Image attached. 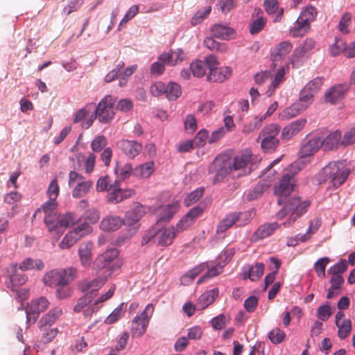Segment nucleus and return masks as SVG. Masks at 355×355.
Here are the masks:
<instances>
[{
    "instance_id": "nucleus-1",
    "label": "nucleus",
    "mask_w": 355,
    "mask_h": 355,
    "mask_svg": "<svg viewBox=\"0 0 355 355\" xmlns=\"http://www.w3.org/2000/svg\"><path fill=\"white\" fill-rule=\"evenodd\" d=\"M350 171L340 162H331L325 166L317 175L320 184L330 180L332 186L337 188L347 180Z\"/></svg>"
},
{
    "instance_id": "nucleus-2",
    "label": "nucleus",
    "mask_w": 355,
    "mask_h": 355,
    "mask_svg": "<svg viewBox=\"0 0 355 355\" xmlns=\"http://www.w3.org/2000/svg\"><path fill=\"white\" fill-rule=\"evenodd\" d=\"M302 167L299 162H293L286 168V173L284 174L280 180L275 185V194L279 197L277 202L282 205L284 199L291 195L295 186V175L297 173Z\"/></svg>"
},
{
    "instance_id": "nucleus-3",
    "label": "nucleus",
    "mask_w": 355,
    "mask_h": 355,
    "mask_svg": "<svg viewBox=\"0 0 355 355\" xmlns=\"http://www.w3.org/2000/svg\"><path fill=\"white\" fill-rule=\"evenodd\" d=\"M309 200L302 201L300 198L293 197L288 199L283 208L277 214V219H282L288 216V219L283 223L284 227L291 226L296 220L306 212L310 206Z\"/></svg>"
},
{
    "instance_id": "nucleus-4",
    "label": "nucleus",
    "mask_w": 355,
    "mask_h": 355,
    "mask_svg": "<svg viewBox=\"0 0 355 355\" xmlns=\"http://www.w3.org/2000/svg\"><path fill=\"white\" fill-rule=\"evenodd\" d=\"M77 272L73 268L54 269L45 274L43 281L49 286L68 285L76 277Z\"/></svg>"
},
{
    "instance_id": "nucleus-5",
    "label": "nucleus",
    "mask_w": 355,
    "mask_h": 355,
    "mask_svg": "<svg viewBox=\"0 0 355 355\" xmlns=\"http://www.w3.org/2000/svg\"><path fill=\"white\" fill-rule=\"evenodd\" d=\"M280 130V126L277 123H270L262 128L257 141L261 139V147L265 152L274 151L279 146L277 135Z\"/></svg>"
},
{
    "instance_id": "nucleus-6",
    "label": "nucleus",
    "mask_w": 355,
    "mask_h": 355,
    "mask_svg": "<svg viewBox=\"0 0 355 355\" xmlns=\"http://www.w3.org/2000/svg\"><path fill=\"white\" fill-rule=\"evenodd\" d=\"M119 255V251L115 248H108L99 254L95 259L93 265V269L98 272L99 270L107 268L110 272H114L119 270L121 266V262L116 260Z\"/></svg>"
},
{
    "instance_id": "nucleus-7",
    "label": "nucleus",
    "mask_w": 355,
    "mask_h": 355,
    "mask_svg": "<svg viewBox=\"0 0 355 355\" xmlns=\"http://www.w3.org/2000/svg\"><path fill=\"white\" fill-rule=\"evenodd\" d=\"M153 312V304H148L140 315L132 319L130 325V333L132 338H140L146 333Z\"/></svg>"
},
{
    "instance_id": "nucleus-8",
    "label": "nucleus",
    "mask_w": 355,
    "mask_h": 355,
    "mask_svg": "<svg viewBox=\"0 0 355 355\" xmlns=\"http://www.w3.org/2000/svg\"><path fill=\"white\" fill-rule=\"evenodd\" d=\"M209 173H216L213 179V183L216 184L221 182L227 175L232 174L235 177L233 173L232 168L230 167V160L226 159L225 156L216 157L213 162L209 166Z\"/></svg>"
},
{
    "instance_id": "nucleus-9",
    "label": "nucleus",
    "mask_w": 355,
    "mask_h": 355,
    "mask_svg": "<svg viewBox=\"0 0 355 355\" xmlns=\"http://www.w3.org/2000/svg\"><path fill=\"white\" fill-rule=\"evenodd\" d=\"M116 99L110 95L105 96L98 104L95 110V118L103 123H110L115 114L114 103Z\"/></svg>"
},
{
    "instance_id": "nucleus-10",
    "label": "nucleus",
    "mask_w": 355,
    "mask_h": 355,
    "mask_svg": "<svg viewBox=\"0 0 355 355\" xmlns=\"http://www.w3.org/2000/svg\"><path fill=\"white\" fill-rule=\"evenodd\" d=\"M92 231V227H89L87 224H78L64 236L59 246L61 249H69L81 238L91 234Z\"/></svg>"
},
{
    "instance_id": "nucleus-11",
    "label": "nucleus",
    "mask_w": 355,
    "mask_h": 355,
    "mask_svg": "<svg viewBox=\"0 0 355 355\" xmlns=\"http://www.w3.org/2000/svg\"><path fill=\"white\" fill-rule=\"evenodd\" d=\"M252 155L250 150L245 149L230 161V167L235 176L240 177L250 173V170L248 169V166L252 162Z\"/></svg>"
},
{
    "instance_id": "nucleus-12",
    "label": "nucleus",
    "mask_w": 355,
    "mask_h": 355,
    "mask_svg": "<svg viewBox=\"0 0 355 355\" xmlns=\"http://www.w3.org/2000/svg\"><path fill=\"white\" fill-rule=\"evenodd\" d=\"M107 281V278L105 276H98L90 280L84 279L78 283V288L82 293L92 296L93 299Z\"/></svg>"
},
{
    "instance_id": "nucleus-13",
    "label": "nucleus",
    "mask_w": 355,
    "mask_h": 355,
    "mask_svg": "<svg viewBox=\"0 0 355 355\" xmlns=\"http://www.w3.org/2000/svg\"><path fill=\"white\" fill-rule=\"evenodd\" d=\"M133 195H135L134 190H123L119 188L117 182L116 181L114 185L110 186L107 199V202L110 203H118L125 198L132 196Z\"/></svg>"
},
{
    "instance_id": "nucleus-14",
    "label": "nucleus",
    "mask_w": 355,
    "mask_h": 355,
    "mask_svg": "<svg viewBox=\"0 0 355 355\" xmlns=\"http://www.w3.org/2000/svg\"><path fill=\"white\" fill-rule=\"evenodd\" d=\"M92 300V296L85 294L78 300L73 308L74 312H83L85 317L90 318L94 312H96V309L94 306V304H91Z\"/></svg>"
},
{
    "instance_id": "nucleus-15",
    "label": "nucleus",
    "mask_w": 355,
    "mask_h": 355,
    "mask_svg": "<svg viewBox=\"0 0 355 355\" xmlns=\"http://www.w3.org/2000/svg\"><path fill=\"white\" fill-rule=\"evenodd\" d=\"M307 123L306 119H300L285 126L281 132L282 140H290L302 130Z\"/></svg>"
},
{
    "instance_id": "nucleus-16",
    "label": "nucleus",
    "mask_w": 355,
    "mask_h": 355,
    "mask_svg": "<svg viewBox=\"0 0 355 355\" xmlns=\"http://www.w3.org/2000/svg\"><path fill=\"white\" fill-rule=\"evenodd\" d=\"M49 302L45 297H40L33 300L28 309H26L27 320L30 321L33 316V322H35L40 313L44 311L49 306Z\"/></svg>"
},
{
    "instance_id": "nucleus-17",
    "label": "nucleus",
    "mask_w": 355,
    "mask_h": 355,
    "mask_svg": "<svg viewBox=\"0 0 355 355\" xmlns=\"http://www.w3.org/2000/svg\"><path fill=\"white\" fill-rule=\"evenodd\" d=\"M293 45L288 41H284L275 46L270 54V59L272 63L270 65L271 69H275L276 64L275 62L284 58L292 50Z\"/></svg>"
},
{
    "instance_id": "nucleus-18",
    "label": "nucleus",
    "mask_w": 355,
    "mask_h": 355,
    "mask_svg": "<svg viewBox=\"0 0 355 355\" xmlns=\"http://www.w3.org/2000/svg\"><path fill=\"white\" fill-rule=\"evenodd\" d=\"M117 146L127 157L131 159L138 155L142 150L141 144L128 139L121 140Z\"/></svg>"
},
{
    "instance_id": "nucleus-19",
    "label": "nucleus",
    "mask_w": 355,
    "mask_h": 355,
    "mask_svg": "<svg viewBox=\"0 0 355 355\" xmlns=\"http://www.w3.org/2000/svg\"><path fill=\"white\" fill-rule=\"evenodd\" d=\"M321 147H322L321 138L320 137H313L304 141L299 151V155L301 157L313 155Z\"/></svg>"
},
{
    "instance_id": "nucleus-20",
    "label": "nucleus",
    "mask_w": 355,
    "mask_h": 355,
    "mask_svg": "<svg viewBox=\"0 0 355 355\" xmlns=\"http://www.w3.org/2000/svg\"><path fill=\"white\" fill-rule=\"evenodd\" d=\"M232 74V69L230 67L211 68L207 79L210 82L222 83L229 79Z\"/></svg>"
},
{
    "instance_id": "nucleus-21",
    "label": "nucleus",
    "mask_w": 355,
    "mask_h": 355,
    "mask_svg": "<svg viewBox=\"0 0 355 355\" xmlns=\"http://www.w3.org/2000/svg\"><path fill=\"white\" fill-rule=\"evenodd\" d=\"M176 232L174 226L166 228L157 229V245L166 247L171 245L176 237Z\"/></svg>"
},
{
    "instance_id": "nucleus-22",
    "label": "nucleus",
    "mask_w": 355,
    "mask_h": 355,
    "mask_svg": "<svg viewBox=\"0 0 355 355\" xmlns=\"http://www.w3.org/2000/svg\"><path fill=\"white\" fill-rule=\"evenodd\" d=\"M280 227V224L277 222L264 223L259 227L252 236V240L257 241L266 239L272 234Z\"/></svg>"
},
{
    "instance_id": "nucleus-23",
    "label": "nucleus",
    "mask_w": 355,
    "mask_h": 355,
    "mask_svg": "<svg viewBox=\"0 0 355 355\" xmlns=\"http://www.w3.org/2000/svg\"><path fill=\"white\" fill-rule=\"evenodd\" d=\"M146 214V209L141 204H136L134 207L128 210L123 220L124 225L128 226L136 224Z\"/></svg>"
},
{
    "instance_id": "nucleus-24",
    "label": "nucleus",
    "mask_w": 355,
    "mask_h": 355,
    "mask_svg": "<svg viewBox=\"0 0 355 355\" xmlns=\"http://www.w3.org/2000/svg\"><path fill=\"white\" fill-rule=\"evenodd\" d=\"M342 135L339 130L330 132L324 139H321L322 146L324 150L337 149L341 145Z\"/></svg>"
},
{
    "instance_id": "nucleus-25",
    "label": "nucleus",
    "mask_w": 355,
    "mask_h": 355,
    "mask_svg": "<svg viewBox=\"0 0 355 355\" xmlns=\"http://www.w3.org/2000/svg\"><path fill=\"white\" fill-rule=\"evenodd\" d=\"M10 280L11 286L9 288L12 291H15V287L24 285L27 281V276L22 272H19V268L17 263H13L10 266Z\"/></svg>"
},
{
    "instance_id": "nucleus-26",
    "label": "nucleus",
    "mask_w": 355,
    "mask_h": 355,
    "mask_svg": "<svg viewBox=\"0 0 355 355\" xmlns=\"http://www.w3.org/2000/svg\"><path fill=\"white\" fill-rule=\"evenodd\" d=\"M124 225L123 220L116 216H107L104 217L101 223L100 228L105 232H114Z\"/></svg>"
},
{
    "instance_id": "nucleus-27",
    "label": "nucleus",
    "mask_w": 355,
    "mask_h": 355,
    "mask_svg": "<svg viewBox=\"0 0 355 355\" xmlns=\"http://www.w3.org/2000/svg\"><path fill=\"white\" fill-rule=\"evenodd\" d=\"M211 36L220 40H228L233 37L235 34L234 28L228 27L222 24H216L211 26Z\"/></svg>"
},
{
    "instance_id": "nucleus-28",
    "label": "nucleus",
    "mask_w": 355,
    "mask_h": 355,
    "mask_svg": "<svg viewBox=\"0 0 355 355\" xmlns=\"http://www.w3.org/2000/svg\"><path fill=\"white\" fill-rule=\"evenodd\" d=\"M347 90V87L343 85L332 87L326 92L325 101L331 104H335L343 98Z\"/></svg>"
},
{
    "instance_id": "nucleus-29",
    "label": "nucleus",
    "mask_w": 355,
    "mask_h": 355,
    "mask_svg": "<svg viewBox=\"0 0 355 355\" xmlns=\"http://www.w3.org/2000/svg\"><path fill=\"white\" fill-rule=\"evenodd\" d=\"M185 58V53L181 49L163 53L159 55V60L166 61V64L170 66H175L182 62Z\"/></svg>"
},
{
    "instance_id": "nucleus-30",
    "label": "nucleus",
    "mask_w": 355,
    "mask_h": 355,
    "mask_svg": "<svg viewBox=\"0 0 355 355\" xmlns=\"http://www.w3.org/2000/svg\"><path fill=\"white\" fill-rule=\"evenodd\" d=\"M93 243L90 241L83 243L78 248V255L81 264L84 267H89L92 260Z\"/></svg>"
},
{
    "instance_id": "nucleus-31",
    "label": "nucleus",
    "mask_w": 355,
    "mask_h": 355,
    "mask_svg": "<svg viewBox=\"0 0 355 355\" xmlns=\"http://www.w3.org/2000/svg\"><path fill=\"white\" fill-rule=\"evenodd\" d=\"M218 295V289L215 288L203 293L198 299L196 306L198 309L203 310L211 304Z\"/></svg>"
},
{
    "instance_id": "nucleus-32",
    "label": "nucleus",
    "mask_w": 355,
    "mask_h": 355,
    "mask_svg": "<svg viewBox=\"0 0 355 355\" xmlns=\"http://www.w3.org/2000/svg\"><path fill=\"white\" fill-rule=\"evenodd\" d=\"M62 314V309L60 307H55L48 313L45 314L39 321L40 328L46 325H52Z\"/></svg>"
},
{
    "instance_id": "nucleus-33",
    "label": "nucleus",
    "mask_w": 355,
    "mask_h": 355,
    "mask_svg": "<svg viewBox=\"0 0 355 355\" xmlns=\"http://www.w3.org/2000/svg\"><path fill=\"white\" fill-rule=\"evenodd\" d=\"M265 266L262 263H257L254 266H247L243 272V279L249 278L251 281L258 280L263 274Z\"/></svg>"
},
{
    "instance_id": "nucleus-34",
    "label": "nucleus",
    "mask_w": 355,
    "mask_h": 355,
    "mask_svg": "<svg viewBox=\"0 0 355 355\" xmlns=\"http://www.w3.org/2000/svg\"><path fill=\"white\" fill-rule=\"evenodd\" d=\"M242 215L241 212H234L226 216L218 224L217 227V233L225 232L227 230L232 227L239 219Z\"/></svg>"
},
{
    "instance_id": "nucleus-35",
    "label": "nucleus",
    "mask_w": 355,
    "mask_h": 355,
    "mask_svg": "<svg viewBox=\"0 0 355 355\" xmlns=\"http://www.w3.org/2000/svg\"><path fill=\"white\" fill-rule=\"evenodd\" d=\"M155 171L153 162H146L134 168L133 175L139 178H148Z\"/></svg>"
},
{
    "instance_id": "nucleus-36",
    "label": "nucleus",
    "mask_w": 355,
    "mask_h": 355,
    "mask_svg": "<svg viewBox=\"0 0 355 355\" xmlns=\"http://www.w3.org/2000/svg\"><path fill=\"white\" fill-rule=\"evenodd\" d=\"M263 6L268 15H272L277 12V16L275 19V22L281 21L284 14V9H279V3L277 0H265Z\"/></svg>"
},
{
    "instance_id": "nucleus-37",
    "label": "nucleus",
    "mask_w": 355,
    "mask_h": 355,
    "mask_svg": "<svg viewBox=\"0 0 355 355\" xmlns=\"http://www.w3.org/2000/svg\"><path fill=\"white\" fill-rule=\"evenodd\" d=\"M309 29L310 24L298 17L295 25L291 29V34L295 37H302L305 35Z\"/></svg>"
},
{
    "instance_id": "nucleus-38",
    "label": "nucleus",
    "mask_w": 355,
    "mask_h": 355,
    "mask_svg": "<svg viewBox=\"0 0 355 355\" xmlns=\"http://www.w3.org/2000/svg\"><path fill=\"white\" fill-rule=\"evenodd\" d=\"M44 264L41 259H33L31 258H26L22 261L18 268L21 271L36 269L41 270L44 268Z\"/></svg>"
},
{
    "instance_id": "nucleus-39",
    "label": "nucleus",
    "mask_w": 355,
    "mask_h": 355,
    "mask_svg": "<svg viewBox=\"0 0 355 355\" xmlns=\"http://www.w3.org/2000/svg\"><path fill=\"white\" fill-rule=\"evenodd\" d=\"M285 69L284 67H281L276 72L274 78L272 79L270 85L268 87L266 94L268 96H271L279 85L282 83L284 80Z\"/></svg>"
},
{
    "instance_id": "nucleus-40",
    "label": "nucleus",
    "mask_w": 355,
    "mask_h": 355,
    "mask_svg": "<svg viewBox=\"0 0 355 355\" xmlns=\"http://www.w3.org/2000/svg\"><path fill=\"white\" fill-rule=\"evenodd\" d=\"M92 182L83 180L79 182L72 191V196L75 198H79L85 196L92 187Z\"/></svg>"
},
{
    "instance_id": "nucleus-41",
    "label": "nucleus",
    "mask_w": 355,
    "mask_h": 355,
    "mask_svg": "<svg viewBox=\"0 0 355 355\" xmlns=\"http://www.w3.org/2000/svg\"><path fill=\"white\" fill-rule=\"evenodd\" d=\"M165 88L166 92L164 94L166 95V97L170 101L176 100L181 96V87L176 83L170 82L167 85H166Z\"/></svg>"
},
{
    "instance_id": "nucleus-42",
    "label": "nucleus",
    "mask_w": 355,
    "mask_h": 355,
    "mask_svg": "<svg viewBox=\"0 0 355 355\" xmlns=\"http://www.w3.org/2000/svg\"><path fill=\"white\" fill-rule=\"evenodd\" d=\"M126 306L121 303L105 319V323L111 324L115 323L123 317L125 312Z\"/></svg>"
},
{
    "instance_id": "nucleus-43",
    "label": "nucleus",
    "mask_w": 355,
    "mask_h": 355,
    "mask_svg": "<svg viewBox=\"0 0 355 355\" xmlns=\"http://www.w3.org/2000/svg\"><path fill=\"white\" fill-rule=\"evenodd\" d=\"M178 209L177 203L169 204L162 207V211L159 214L158 221H167L170 220L176 213Z\"/></svg>"
},
{
    "instance_id": "nucleus-44",
    "label": "nucleus",
    "mask_w": 355,
    "mask_h": 355,
    "mask_svg": "<svg viewBox=\"0 0 355 355\" xmlns=\"http://www.w3.org/2000/svg\"><path fill=\"white\" fill-rule=\"evenodd\" d=\"M84 222L79 224H87L89 227L98 222L100 218V211L96 208L87 209L83 216Z\"/></svg>"
},
{
    "instance_id": "nucleus-45",
    "label": "nucleus",
    "mask_w": 355,
    "mask_h": 355,
    "mask_svg": "<svg viewBox=\"0 0 355 355\" xmlns=\"http://www.w3.org/2000/svg\"><path fill=\"white\" fill-rule=\"evenodd\" d=\"M207 268H208L207 263H201L199 266L195 267L192 270L187 272V273H186L182 277V280L186 283L191 282L196 277L197 275H198L202 272L205 270Z\"/></svg>"
},
{
    "instance_id": "nucleus-46",
    "label": "nucleus",
    "mask_w": 355,
    "mask_h": 355,
    "mask_svg": "<svg viewBox=\"0 0 355 355\" xmlns=\"http://www.w3.org/2000/svg\"><path fill=\"white\" fill-rule=\"evenodd\" d=\"M323 83V77H316L307 83L303 89L315 96L320 90Z\"/></svg>"
},
{
    "instance_id": "nucleus-47",
    "label": "nucleus",
    "mask_w": 355,
    "mask_h": 355,
    "mask_svg": "<svg viewBox=\"0 0 355 355\" xmlns=\"http://www.w3.org/2000/svg\"><path fill=\"white\" fill-rule=\"evenodd\" d=\"M44 223L49 232L57 230L60 227V216L57 214H49L44 217Z\"/></svg>"
},
{
    "instance_id": "nucleus-48",
    "label": "nucleus",
    "mask_w": 355,
    "mask_h": 355,
    "mask_svg": "<svg viewBox=\"0 0 355 355\" xmlns=\"http://www.w3.org/2000/svg\"><path fill=\"white\" fill-rule=\"evenodd\" d=\"M263 121V117H254L252 119L246 121L243 127L242 132L245 135L250 134L258 129Z\"/></svg>"
},
{
    "instance_id": "nucleus-49",
    "label": "nucleus",
    "mask_w": 355,
    "mask_h": 355,
    "mask_svg": "<svg viewBox=\"0 0 355 355\" xmlns=\"http://www.w3.org/2000/svg\"><path fill=\"white\" fill-rule=\"evenodd\" d=\"M336 327L338 329V336L342 340L347 338L352 331V322L349 319H343L342 323Z\"/></svg>"
},
{
    "instance_id": "nucleus-50",
    "label": "nucleus",
    "mask_w": 355,
    "mask_h": 355,
    "mask_svg": "<svg viewBox=\"0 0 355 355\" xmlns=\"http://www.w3.org/2000/svg\"><path fill=\"white\" fill-rule=\"evenodd\" d=\"M206 270H207V272L198 280L197 283L198 284L204 282L207 279L215 277L221 273L223 271V266L220 265L209 266L208 265V268H207Z\"/></svg>"
},
{
    "instance_id": "nucleus-51",
    "label": "nucleus",
    "mask_w": 355,
    "mask_h": 355,
    "mask_svg": "<svg viewBox=\"0 0 355 355\" xmlns=\"http://www.w3.org/2000/svg\"><path fill=\"white\" fill-rule=\"evenodd\" d=\"M317 14L318 12L315 8L312 6H306L302 10L299 17L310 24L315 19Z\"/></svg>"
},
{
    "instance_id": "nucleus-52",
    "label": "nucleus",
    "mask_w": 355,
    "mask_h": 355,
    "mask_svg": "<svg viewBox=\"0 0 355 355\" xmlns=\"http://www.w3.org/2000/svg\"><path fill=\"white\" fill-rule=\"evenodd\" d=\"M190 69L194 76L201 78L206 73V64L202 61L192 62L190 65Z\"/></svg>"
},
{
    "instance_id": "nucleus-53",
    "label": "nucleus",
    "mask_w": 355,
    "mask_h": 355,
    "mask_svg": "<svg viewBox=\"0 0 355 355\" xmlns=\"http://www.w3.org/2000/svg\"><path fill=\"white\" fill-rule=\"evenodd\" d=\"M266 22V18H264L263 16L258 17L250 24V33L252 35L257 34L264 28Z\"/></svg>"
},
{
    "instance_id": "nucleus-54",
    "label": "nucleus",
    "mask_w": 355,
    "mask_h": 355,
    "mask_svg": "<svg viewBox=\"0 0 355 355\" xmlns=\"http://www.w3.org/2000/svg\"><path fill=\"white\" fill-rule=\"evenodd\" d=\"M346 42L341 39H336L334 44L330 47V53L332 56L336 57L340 53L345 54Z\"/></svg>"
},
{
    "instance_id": "nucleus-55",
    "label": "nucleus",
    "mask_w": 355,
    "mask_h": 355,
    "mask_svg": "<svg viewBox=\"0 0 355 355\" xmlns=\"http://www.w3.org/2000/svg\"><path fill=\"white\" fill-rule=\"evenodd\" d=\"M204 189L200 187L191 192L184 199V203L185 206L189 207L192 204L196 202L203 195Z\"/></svg>"
},
{
    "instance_id": "nucleus-56",
    "label": "nucleus",
    "mask_w": 355,
    "mask_h": 355,
    "mask_svg": "<svg viewBox=\"0 0 355 355\" xmlns=\"http://www.w3.org/2000/svg\"><path fill=\"white\" fill-rule=\"evenodd\" d=\"M115 289V285L112 286V287L105 293L102 294L94 302L93 304L96 309V311L102 306V304L104 302L108 300L113 296Z\"/></svg>"
},
{
    "instance_id": "nucleus-57",
    "label": "nucleus",
    "mask_w": 355,
    "mask_h": 355,
    "mask_svg": "<svg viewBox=\"0 0 355 355\" xmlns=\"http://www.w3.org/2000/svg\"><path fill=\"white\" fill-rule=\"evenodd\" d=\"M211 7L208 6L204 10H198L195 13L191 19V23L193 26H196L200 24L211 12Z\"/></svg>"
},
{
    "instance_id": "nucleus-58",
    "label": "nucleus",
    "mask_w": 355,
    "mask_h": 355,
    "mask_svg": "<svg viewBox=\"0 0 355 355\" xmlns=\"http://www.w3.org/2000/svg\"><path fill=\"white\" fill-rule=\"evenodd\" d=\"M268 338L274 344L281 343L286 338L285 333L279 328H274L268 333Z\"/></svg>"
},
{
    "instance_id": "nucleus-59",
    "label": "nucleus",
    "mask_w": 355,
    "mask_h": 355,
    "mask_svg": "<svg viewBox=\"0 0 355 355\" xmlns=\"http://www.w3.org/2000/svg\"><path fill=\"white\" fill-rule=\"evenodd\" d=\"M107 141L104 135H98L91 143V148L94 152L101 151L107 145Z\"/></svg>"
},
{
    "instance_id": "nucleus-60",
    "label": "nucleus",
    "mask_w": 355,
    "mask_h": 355,
    "mask_svg": "<svg viewBox=\"0 0 355 355\" xmlns=\"http://www.w3.org/2000/svg\"><path fill=\"white\" fill-rule=\"evenodd\" d=\"M204 44L206 47L212 51L225 52L227 49L225 44H220L212 37H206L204 40Z\"/></svg>"
},
{
    "instance_id": "nucleus-61",
    "label": "nucleus",
    "mask_w": 355,
    "mask_h": 355,
    "mask_svg": "<svg viewBox=\"0 0 355 355\" xmlns=\"http://www.w3.org/2000/svg\"><path fill=\"white\" fill-rule=\"evenodd\" d=\"M157 228L156 227L153 226L144 233L141 243L142 245H145L151 241H153V242L157 241Z\"/></svg>"
},
{
    "instance_id": "nucleus-62",
    "label": "nucleus",
    "mask_w": 355,
    "mask_h": 355,
    "mask_svg": "<svg viewBox=\"0 0 355 355\" xmlns=\"http://www.w3.org/2000/svg\"><path fill=\"white\" fill-rule=\"evenodd\" d=\"M329 263L328 257H322L319 259L314 264V269L320 277H324L325 268L327 265Z\"/></svg>"
},
{
    "instance_id": "nucleus-63",
    "label": "nucleus",
    "mask_w": 355,
    "mask_h": 355,
    "mask_svg": "<svg viewBox=\"0 0 355 355\" xmlns=\"http://www.w3.org/2000/svg\"><path fill=\"white\" fill-rule=\"evenodd\" d=\"M267 189L264 183H258L252 191L248 193V200H254L259 198Z\"/></svg>"
},
{
    "instance_id": "nucleus-64",
    "label": "nucleus",
    "mask_w": 355,
    "mask_h": 355,
    "mask_svg": "<svg viewBox=\"0 0 355 355\" xmlns=\"http://www.w3.org/2000/svg\"><path fill=\"white\" fill-rule=\"evenodd\" d=\"M355 144V127L346 131L342 137L341 145L343 146H349Z\"/></svg>"
}]
</instances>
